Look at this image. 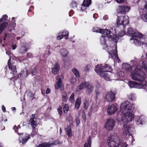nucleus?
I'll return each mask as SVG.
<instances>
[{"instance_id":"obj_60","label":"nucleus","mask_w":147,"mask_h":147,"mask_svg":"<svg viewBox=\"0 0 147 147\" xmlns=\"http://www.w3.org/2000/svg\"><path fill=\"white\" fill-rule=\"evenodd\" d=\"M2 109L3 111L4 112H5L6 111V108L3 105H2Z\"/></svg>"},{"instance_id":"obj_16","label":"nucleus","mask_w":147,"mask_h":147,"mask_svg":"<svg viewBox=\"0 0 147 147\" xmlns=\"http://www.w3.org/2000/svg\"><path fill=\"white\" fill-rule=\"evenodd\" d=\"M86 88V92L88 93V94H90L93 91L94 89L93 87L90 84L89 82H88V84Z\"/></svg>"},{"instance_id":"obj_39","label":"nucleus","mask_w":147,"mask_h":147,"mask_svg":"<svg viewBox=\"0 0 147 147\" xmlns=\"http://www.w3.org/2000/svg\"><path fill=\"white\" fill-rule=\"evenodd\" d=\"M14 76L12 78H10V80L13 81L15 83V80H16L19 78V76L18 74H15Z\"/></svg>"},{"instance_id":"obj_26","label":"nucleus","mask_w":147,"mask_h":147,"mask_svg":"<svg viewBox=\"0 0 147 147\" xmlns=\"http://www.w3.org/2000/svg\"><path fill=\"white\" fill-rule=\"evenodd\" d=\"M91 0H84L82 6L84 7H88L91 4Z\"/></svg>"},{"instance_id":"obj_20","label":"nucleus","mask_w":147,"mask_h":147,"mask_svg":"<svg viewBox=\"0 0 147 147\" xmlns=\"http://www.w3.org/2000/svg\"><path fill=\"white\" fill-rule=\"evenodd\" d=\"M0 24V35L1 34L2 32L5 29L8 25V23L7 22H4Z\"/></svg>"},{"instance_id":"obj_59","label":"nucleus","mask_w":147,"mask_h":147,"mask_svg":"<svg viewBox=\"0 0 147 147\" xmlns=\"http://www.w3.org/2000/svg\"><path fill=\"white\" fill-rule=\"evenodd\" d=\"M51 92V90L49 89V88H48L46 90V93L47 94L50 93Z\"/></svg>"},{"instance_id":"obj_12","label":"nucleus","mask_w":147,"mask_h":147,"mask_svg":"<svg viewBox=\"0 0 147 147\" xmlns=\"http://www.w3.org/2000/svg\"><path fill=\"white\" fill-rule=\"evenodd\" d=\"M7 64L8 66V68L9 69H11L12 71L13 75L16 74L17 73V71L16 69V65L15 63H11V60L10 58L8 60Z\"/></svg>"},{"instance_id":"obj_4","label":"nucleus","mask_w":147,"mask_h":147,"mask_svg":"<svg viewBox=\"0 0 147 147\" xmlns=\"http://www.w3.org/2000/svg\"><path fill=\"white\" fill-rule=\"evenodd\" d=\"M116 134L114 133L112 135L111 134L110 136L107 138V142L109 147H126V143L123 142H119V140Z\"/></svg>"},{"instance_id":"obj_29","label":"nucleus","mask_w":147,"mask_h":147,"mask_svg":"<svg viewBox=\"0 0 147 147\" xmlns=\"http://www.w3.org/2000/svg\"><path fill=\"white\" fill-rule=\"evenodd\" d=\"M60 52L61 55L64 57H66L68 53L67 50L65 49H61L60 50Z\"/></svg>"},{"instance_id":"obj_11","label":"nucleus","mask_w":147,"mask_h":147,"mask_svg":"<svg viewBox=\"0 0 147 147\" xmlns=\"http://www.w3.org/2000/svg\"><path fill=\"white\" fill-rule=\"evenodd\" d=\"M130 9V7L122 5L118 7L117 9V12L118 13H123L125 14L127 12L129 11Z\"/></svg>"},{"instance_id":"obj_50","label":"nucleus","mask_w":147,"mask_h":147,"mask_svg":"<svg viewBox=\"0 0 147 147\" xmlns=\"http://www.w3.org/2000/svg\"><path fill=\"white\" fill-rule=\"evenodd\" d=\"M76 81V78H74V77H72L71 79V83L72 84H74V83H75Z\"/></svg>"},{"instance_id":"obj_57","label":"nucleus","mask_w":147,"mask_h":147,"mask_svg":"<svg viewBox=\"0 0 147 147\" xmlns=\"http://www.w3.org/2000/svg\"><path fill=\"white\" fill-rule=\"evenodd\" d=\"M26 56L28 58H31L32 57V54L28 53H27Z\"/></svg>"},{"instance_id":"obj_28","label":"nucleus","mask_w":147,"mask_h":147,"mask_svg":"<svg viewBox=\"0 0 147 147\" xmlns=\"http://www.w3.org/2000/svg\"><path fill=\"white\" fill-rule=\"evenodd\" d=\"M51 145L49 142H43L37 146L36 147H50Z\"/></svg>"},{"instance_id":"obj_63","label":"nucleus","mask_w":147,"mask_h":147,"mask_svg":"<svg viewBox=\"0 0 147 147\" xmlns=\"http://www.w3.org/2000/svg\"><path fill=\"white\" fill-rule=\"evenodd\" d=\"M98 16V14L97 13H94L93 15V17L94 18H97V17Z\"/></svg>"},{"instance_id":"obj_62","label":"nucleus","mask_w":147,"mask_h":147,"mask_svg":"<svg viewBox=\"0 0 147 147\" xmlns=\"http://www.w3.org/2000/svg\"><path fill=\"white\" fill-rule=\"evenodd\" d=\"M118 3H123L124 0H116Z\"/></svg>"},{"instance_id":"obj_8","label":"nucleus","mask_w":147,"mask_h":147,"mask_svg":"<svg viewBox=\"0 0 147 147\" xmlns=\"http://www.w3.org/2000/svg\"><path fill=\"white\" fill-rule=\"evenodd\" d=\"M35 114H33L30 116V119L29 121L30 123V125L32 128V131L31 136L33 137L36 134L35 128L37 125L36 122L34 120L35 118Z\"/></svg>"},{"instance_id":"obj_31","label":"nucleus","mask_w":147,"mask_h":147,"mask_svg":"<svg viewBox=\"0 0 147 147\" xmlns=\"http://www.w3.org/2000/svg\"><path fill=\"white\" fill-rule=\"evenodd\" d=\"M62 96V101H66L68 98L67 97V94L66 92L63 91L61 93Z\"/></svg>"},{"instance_id":"obj_5","label":"nucleus","mask_w":147,"mask_h":147,"mask_svg":"<svg viewBox=\"0 0 147 147\" xmlns=\"http://www.w3.org/2000/svg\"><path fill=\"white\" fill-rule=\"evenodd\" d=\"M93 31L96 32H99L104 35H107V36L111 39L114 42H116L117 41V36L111 33V31L109 29H101L97 27H94L92 29Z\"/></svg>"},{"instance_id":"obj_45","label":"nucleus","mask_w":147,"mask_h":147,"mask_svg":"<svg viewBox=\"0 0 147 147\" xmlns=\"http://www.w3.org/2000/svg\"><path fill=\"white\" fill-rule=\"evenodd\" d=\"M77 3L76 1H73L71 3V4H70V6L72 8H75L77 7Z\"/></svg>"},{"instance_id":"obj_25","label":"nucleus","mask_w":147,"mask_h":147,"mask_svg":"<svg viewBox=\"0 0 147 147\" xmlns=\"http://www.w3.org/2000/svg\"><path fill=\"white\" fill-rule=\"evenodd\" d=\"M122 68L127 71H129L131 69V67L128 63H123L122 65Z\"/></svg>"},{"instance_id":"obj_36","label":"nucleus","mask_w":147,"mask_h":147,"mask_svg":"<svg viewBox=\"0 0 147 147\" xmlns=\"http://www.w3.org/2000/svg\"><path fill=\"white\" fill-rule=\"evenodd\" d=\"M128 99L131 101H134L135 100V97L134 94H131L128 96Z\"/></svg>"},{"instance_id":"obj_14","label":"nucleus","mask_w":147,"mask_h":147,"mask_svg":"<svg viewBox=\"0 0 147 147\" xmlns=\"http://www.w3.org/2000/svg\"><path fill=\"white\" fill-rule=\"evenodd\" d=\"M88 84V82L84 81L81 83L80 85L78 86L76 88V90L77 92L79 91L80 90L84 89L86 87Z\"/></svg>"},{"instance_id":"obj_17","label":"nucleus","mask_w":147,"mask_h":147,"mask_svg":"<svg viewBox=\"0 0 147 147\" xmlns=\"http://www.w3.org/2000/svg\"><path fill=\"white\" fill-rule=\"evenodd\" d=\"M136 31H135L132 28H128L127 33L129 36H131L133 37H135Z\"/></svg>"},{"instance_id":"obj_51","label":"nucleus","mask_w":147,"mask_h":147,"mask_svg":"<svg viewBox=\"0 0 147 147\" xmlns=\"http://www.w3.org/2000/svg\"><path fill=\"white\" fill-rule=\"evenodd\" d=\"M76 122L77 126L80 123V120L78 117L76 118Z\"/></svg>"},{"instance_id":"obj_54","label":"nucleus","mask_w":147,"mask_h":147,"mask_svg":"<svg viewBox=\"0 0 147 147\" xmlns=\"http://www.w3.org/2000/svg\"><path fill=\"white\" fill-rule=\"evenodd\" d=\"M82 117L83 119L84 122H85L86 120V118L85 113H84V114H82Z\"/></svg>"},{"instance_id":"obj_10","label":"nucleus","mask_w":147,"mask_h":147,"mask_svg":"<svg viewBox=\"0 0 147 147\" xmlns=\"http://www.w3.org/2000/svg\"><path fill=\"white\" fill-rule=\"evenodd\" d=\"M62 77V75L57 76L56 78V80H57L56 84L55 85V89L59 88L61 90H64V87L61 80V78Z\"/></svg>"},{"instance_id":"obj_64","label":"nucleus","mask_w":147,"mask_h":147,"mask_svg":"<svg viewBox=\"0 0 147 147\" xmlns=\"http://www.w3.org/2000/svg\"><path fill=\"white\" fill-rule=\"evenodd\" d=\"M7 36V34L6 33H5V37L3 39V40L5 41L6 40V38Z\"/></svg>"},{"instance_id":"obj_35","label":"nucleus","mask_w":147,"mask_h":147,"mask_svg":"<svg viewBox=\"0 0 147 147\" xmlns=\"http://www.w3.org/2000/svg\"><path fill=\"white\" fill-rule=\"evenodd\" d=\"M69 109V106L68 104H65L63 108V112L66 114Z\"/></svg>"},{"instance_id":"obj_53","label":"nucleus","mask_w":147,"mask_h":147,"mask_svg":"<svg viewBox=\"0 0 147 147\" xmlns=\"http://www.w3.org/2000/svg\"><path fill=\"white\" fill-rule=\"evenodd\" d=\"M95 93L96 94V98L97 99L98 97L99 96L100 94V92L98 90L96 91Z\"/></svg>"},{"instance_id":"obj_32","label":"nucleus","mask_w":147,"mask_h":147,"mask_svg":"<svg viewBox=\"0 0 147 147\" xmlns=\"http://www.w3.org/2000/svg\"><path fill=\"white\" fill-rule=\"evenodd\" d=\"M141 18L144 22H147V12L143 13L141 15Z\"/></svg>"},{"instance_id":"obj_15","label":"nucleus","mask_w":147,"mask_h":147,"mask_svg":"<svg viewBox=\"0 0 147 147\" xmlns=\"http://www.w3.org/2000/svg\"><path fill=\"white\" fill-rule=\"evenodd\" d=\"M60 68V66L58 63H56L54 65V67L52 68V72L54 74H56L59 71Z\"/></svg>"},{"instance_id":"obj_24","label":"nucleus","mask_w":147,"mask_h":147,"mask_svg":"<svg viewBox=\"0 0 147 147\" xmlns=\"http://www.w3.org/2000/svg\"><path fill=\"white\" fill-rule=\"evenodd\" d=\"M26 44L22 45L20 49V53L21 54H23L26 53L28 49Z\"/></svg>"},{"instance_id":"obj_1","label":"nucleus","mask_w":147,"mask_h":147,"mask_svg":"<svg viewBox=\"0 0 147 147\" xmlns=\"http://www.w3.org/2000/svg\"><path fill=\"white\" fill-rule=\"evenodd\" d=\"M131 76L133 80L139 81L140 83L129 81V85L131 88H141L145 84L146 74L143 71L142 68L140 65H138L135 67L134 69L131 71Z\"/></svg>"},{"instance_id":"obj_22","label":"nucleus","mask_w":147,"mask_h":147,"mask_svg":"<svg viewBox=\"0 0 147 147\" xmlns=\"http://www.w3.org/2000/svg\"><path fill=\"white\" fill-rule=\"evenodd\" d=\"M81 102V99L80 97L77 98L75 102V107L76 109H79L80 108Z\"/></svg>"},{"instance_id":"obj_40","label":"nucleus","mask_w":147,"mask_h":147,"mask_svg":"<svg viewBox=\"0 0 147 147\" xmlns=\"http://www.w3.org/2000/svg\"><path fill=\"white\" fill-rule=\"evenodd\" d=\"M74 93H72L69 98V100L72 103L74 102Z\"/></svg>"},{"instance_id":"obj_41","label":"nucleus","mask_w":147,"mask_h":147,"mask_svg":"<svg viewBox=\"0 0 147 147\" xmlns=\"http://www.w3.org/2000/svg\"><path fill=\"white\" fill-rule=\"evenodd\" d=\"M61 143L59 140H55L53 142L50 143L51 146H55L58 144H60Z\"/></svg>"},{"instance_id":"obj_55","label":"nucleus","mask_w":147,"mask_h":147,"mask_svg":"<svg viewBox=\"0 0 147 147\" xmlns=\"http://www.w3.org/2000/svg\"><path fill=\"white\" fill-rule=\"evenodd\" d=\"M13 129H15V131L17 133L18 132V127H17L16 125H15L14 126Z\"/></svg>"},{"instance_id":"obj_3","label":"nucleus","mask_w":147,"mask_h":147,"mask_svg":"<svg viewBox=\"0 0 147 147\" xmlns=\"http://www.w3.org/2000/svg\"><path fill=\"white\" fill-rule=\"evenodd\" d=\"M112 69L111 66L106 64L101 66H100L99 65H97L94 70L100 76L103 77L107 81H109L113 80L112 77L113 74L108 71H111Z\"/></svg>"},{"instance_id":"obj_6","label":"nucleus","mask_w":147,"mask_h":147,"mask_svg":"<svg viewBox=\"0 0 147 147\" xmlns=\"http://www.w3.org/2000/svg\"><path fill=\"white\" fill-rule=\"evenodd\" d=\"M118 26L122 25L123 27H125L129 23V18L128 16H120L118 17L117 21Z\"/></svg>"},{"instance_id":"obj_2","label":"nucleus","mask_w":147,"mask_h":147,"mask_svg":"<svg viewBox=\"0 0 147 147\" xmlns=\"http://www.w3.org/2000/svg\"><path fill=\"white\" fill-rule=\"evenodd\" d=\"M135 109L134 105L128 101H126L121 105L120 111L123 115V121L125 123L131 121L134 118V115L131 113Z\"/></svg>"},{"instance_id":"obj_61","label":"nucleus","mask_w":147,"mask_h":147,"mask_svg":"<svg viewBox=\"0 0 147 147\" xmlns=\"http://www.w3.org/2000/svg\"><path fill=\"white\" fill-rule=\"evenodd\" d=\"M12 49L13 50H15L16 47H17V46L16 44H13L12 45Z\"/></svg>"},{"instance_id":"obj_13","label":"nucleus","mask_w":147,"mask_h":147,"mask_svg":"<svg viewBox=\"0 0 147 147\" xmlns=\"http://www.w3.org/2000/svg\"><path fill=\"white\" fill-rule=\"evenodd\" d=\"M117 111V108L116 106L113 104L109 106L107 109V112L109 115H112Z\"/></svg>"},{"instance_id":"obj_43","label":"nucleus","mask_w":147,"mask_h":147,"mask_svg":"<svg viewBox=\"0 0 147 147\" xmlns=\"http://www.w3.org/2000/svg\"><path fill=\"white\" fill-rule=\"evenodd\" d=\"M125 34V31H121L119 32L118 34V37L119 38H121V37L123 36Z\"/></svg>"},{"instance_id":"obj_38","label":"nucleus","mask_w":147,"mask_h":147,"mask_svg":"<svg viewBox=\"0 0 147 147\" xmlns=\"http://www.w3.org/2000/svg\"><path fill=\"white\" fill-rule=\"evenodd\" d=\"M7 16L6 15L3 16L2 18L0 20V24L4 22L7 18Z\"/></svg>"},{"instance_id":"obj_44","label":"nucleus","mask_w":147,"mask_h":147,"mask_svg":"<svg viewBox=\"0 0 147 147\" xmlns=\"http://www.w3.org/2000/svg\"><path fill=\"white\" fill-rule=\"evenodd\" d=\"M135 38H140L142 37V34L141 33H139L137 31H136V34Z\"/></svg>"},{"instance_id":"obj_9","label":"nucleus","mask_w":147,"mask_h":147,"mask_svg":"<svg viewBox=\"0 0 147 147\" xmlns=\"http://www.w3.org/2000/svg\"><path fill=\"white\" fill-rule=\"evenodd\" d=\"M115 125V121L112 118H110L107 119L106 123L105 124V128L108 131H112Z\"/></svg>"},{"instance_id":"obj_42","label":"nucleus","mask_w":147,"mask_h":147,"mask_svg":"<svg viewBox=\"0 0 147 147\" xmlns=\"http://www.w3.org/2000/svg\"><path fill=\"white\" fill-rule=\"evenodd\" d=\"M62 108L61 106H59L57 109V111L58 112L59 114L61 117L62 114Z\"/></svg>"},{"instance_id":"obj_52","label":"nucleus","mask_w":147,"mask_h":147,"mask_svg":"<svg viewBox=\"0 0 147 147\" xmlns=\"http://www.w3.org/2000/svg\"><path fill=\"white\" fill-rule=\"evenodd\" d=\"M119 75L120 77H123L124 76V73L123 71H120L119 72Z\"/></svg>"},{"instance_id":"obj_49","label":"nucleus","mask_w":147,"mask_h":147,"mask_svg":"<svg viewBox=\"0 0 147 147\" xmlns=\"http://www.w3.org/2000/svg\"><path fill=\"white\" fill-rule=\"evenodd\" d=\"M140 121V119H139L138 120H136V124L138 125L139 124H142L143 123L142 122H141Z\"/></svg>"},{"instance_id":"obj_18","label":"nucleus","mask_w":147,"mask_h":147,"mask_svg":"<svg viewBox=\"0 0 147 147\" xmlns=\"http://www.w3.org/2000/svg\"><path fill=\"white\" fill-rule=\"evenodd\" d=\"M117 46H115V51L113 50V52L112 53H111L110 52L108 51L109 54L110 55L112 58H113V56L115 57V58L119 59L117 54Z\"/></svg>"},{"instance_id":"obj_37","label":"nucleus","mask_w":147,"mask_h":147,"mask_svg":"<svg viewBox=\"0 0 147 147\" xmlns=\"http://www.w3.org/2000/svg\"><path fill=\"white\" fill-rule=\"evenodd\" d=\"M31 74H32V75H35L37 73V71L36 69V68L35 67L34 68H32L30 70Z\"/></svg>"},{"instance_id":"obj_47","label":"nucleus","mask_w":147,"mask_h":147,"mask_svg":"<svg viewBox=\"0 0 147 147\" xmlns=\"http://www.w3.org/2000/svg\"><path fill=\"white\" fill-rule=\"evenodd\" d=\"M67 120L69 122H72L73 121V118L70 115H69L67 118Z\"/></svg>"},{"instance_id":"obj_23","label":"nucleus","mask_w":147,"mask_h":147,"mask_svg":"<svg viewBox=\"0 0 147 147\" xmlns=\"http://www.w3.org/2000/svg\"><path fill=\"white\" fill-rule=\"evenodd\" d=\"M29 135L27 134H25L24 137H23L22 140L20 141V142H22V144H24L27 141V140L30 138Z\"/></svg>"},{"instance_id":"obj_19","label":"nucleus","mask_w":147,"mask_h":147,"mask_svg":"<svg viewBox=\"0 0 147 147\" xmlns=\"http://www.w3.org/2000/svg\"><path fill=\"white\" fill-rule=\"evenodd\" d=\"M106 36H101L100 38V43L102 45H106V38H108L109 39H111V40H112L113 42H114L111 39V38H109L107 36V35H106ZM117 42L115 43H117Z\"/></svg>"},{"instance_id":"obj_27","label":"nucleus","mask_w":147,"mask_h":147,"mask_svg":"<svg viewBox=\"0 0 147 147\" xmlns=\"http://www.w3.org/2000/svg\"><path fill=\"white\" fill-rule=\"evenodd\" d=\"M91 136H90L87 139V143L85 142L84 145V147H91L92 142L91 141Z\"/></svg>"},{"instance_id":"obj_7","label":"nucleus","mask_w":147,"mask_h":147,"mask_svg":"<svg viewBox=\"0 0 147 147\" xmlns=\"http://www.w3.org/2000/svg\"><path fill=\"white\" fill-rule=\"evenodd\" d=\"M117 93V91L116 90H111L109 91L106 93L105 96V98L107 102H112L115 99Z\"/></svg>"},{"instance_id":"obj_48","label":"nucleus","mask_w":147,"mask_h":147,"mask_svg":"<svg viewBox=\"0 0 147 147\" xmlns=\"http://www.w3.org/2000/svg\"><path fill=\"white\" fill-rule=\"evenodd\" d=\"M59 35L57 36V39L58 40H60L62 38H63V36L61 34L59 33L58 34Z\"/></svg>"},{"instance_id":"obj_21","label":"nucleus","mask_w":147,"mask_h":147,"mask_svg":"<svg viewBox=\"0 0 147 147\" xmlns=\"http://www.w3.org/2000/svg\"><path fill=\"white\" fill-rule=\"evenodd\" d=\"M65 129L69 137L72 136V130L70 126L67 125V127L65 128Z\"/></svg>"},{"instance_id":"obj_33","label":"nucleus","mask_w":147,"mask_h":147,"mask_svg":"<svg viewBox=\"0 0 147 147\" xmlns=\"http://www.w3.org/2000/svg\"><path fill=\"white\" fill-rule=\"evenodd\" d=\"M61 34L63 36V37H65V38L67 39L68 38L69 33L68 31H63L62 32H60Z\"/></svg>"},{"instance_id":"obj_30","label":"nucleus","mask_w":147,"mask_h":147,"mask_svg":"<svg viewBox=\"0 0 147 147\" xmlns=\"http://www.w3.org/2000/svg\"><path fill=\"white\" fill-rule=\"evenodd\" d=\"M83 103L84 104V108L85 109H87L89 106V101L88 99V98H85L83 102Z\"/></svg>"},{"instance_id":"obj_56","label":"nucleus","mask_w":147,"mask_h":147,"mask_svg":"<svg viewBox=\"0 0 147 147\" xmlns=\"http://www.w3.org/2000/svg\"><path fill=\"white\" fill-rule=\"evenodd\" d=\"M73 14V11L71 10L69 12V16H71Z\"/></svg>"},{"instance_id":"obj_58","label":"nucleus","mask_w":147,"mask_h":147,"mask_svg":"<svg viewBox=\"0 0 147 147\" xmlns=\"http://www.w3.org/2000/svg\"><path fill=\"white\" fill-rule=\"evenodd\" d=\"M108 16L107 15H105L104 16L103 19L104 20H106L108 19Z\"/></svg>"},{"instance_id":"obj_34","label":"nucleus","mask_w":147,"mask_h":147,"mask_svg":"<svg viewBox=\"0 0 147 147\" xmlns=\"http://www.w3.org/2000/svg\"><path fill=\"white\" fill-rule=\"evenodd\" d=\"M72 71L73 73L74 74L75 76L78 78H79L80 77L79 73L78 71L76 69L74 68L72 70Z\"/></svg>"},{"instance_id":"obj_46","label":"nucleus","mask_w":147,"mask_h":147,"mask_svg":"<svg viewBox=\"0 0 147 147\" xmlns=\"http://www.w3.org/2000/svg\"><path fill=\"white\" fill-rule=\"evenodd\" d=\"M91 67L89 65H87L85 67L84 70L86 72L88 71L90 69Z\"/></svg>"}]
</instances>
